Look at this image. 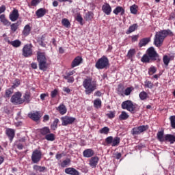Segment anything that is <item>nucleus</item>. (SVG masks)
Wrapping results in <instances>:
<instances>
[{
	"instance_id": "nucleus-1",
	"label": "nucleus",
	"mask_w": 175,
	"mask_h": 175,
	"mask_svg": "<svg viewBox=\"0 0 175 175\" xmlns=\"http://www.w3.org/2000/svg\"><path fill=\"white\" fill-rule=\"evenodd\" d=\"M173 33L170 29H164L157 31L154 36V44L156 47H161L163 44V40L166 36H173Z\"/></svg>"
},
{
	"instance_id": "nucleus-2",
	"label": "nucleus",
	"mask_w": 175,
	"mask_h": 175,
	"mask_svg": "<svg viewBox=\"0 0 175 175\" xmlns=\"http://www.w3.org/2000/svg\"><path fill=\"white\" fill-rule=\"evenodd\" d=\"M141 61L144 63H148L150 62V61H156L157 62H159L161 61V57H159V54L157 53L155 49L151 46L147 49L146 54L143 55Z\"/></svg>"
},
{
	"instance_id": "nucleus-3",
	"label": "nucleus",
	"mask_w": 175,
	"mask_h": 175,
	"mask_svg": "<svg viewBox=\"0 0 175 175\" xmlns=\"http://www.w3.org/2000/svg\"><path fill=\"white\" fill-rule=\"evenodd\" d=\"M109 65V59L106 56H103L101 58L98 59L95 66L96 69H106Z\"/></svg>"
},
{
	"instance_id": "nucleus-4",
	"label": "nucleus",
	"mask_w": 175,
	"mask_h": 175,
	"mask_svg": "<svg viewBox=\"0 0 175 175\" xmlns=\"http://www.w3.org/2000/svg\"><path fill=\"white\" fill-rule=\"evenodd\" d=\"M120 142L121 139L120 137H113V136H109L105 139V143H107L108 146L111 144L112 147H117Z\"/></svg>"
},
{
	"instance_id": "nucleus-5",
	"label": "nucleus",
	"mask_w": 175,
	"mask_h": 175,
	"mask_svg": "<svg viewBox=\"0 0 175 175\" xmlns=\"http://www.w3.org/2000/svg\"><path fill=\"white\" fill-rule=\"evenodd\" d=\"M122 109L124 110H128L130 113H135L136 107L132 101L128 100L122 103Z\"/></svg>"
},
{
	"instance_id": "nucleus-6",
	"label": "nucleus",
	"mask_w": 175,
	"mask_h": 175,
	"mask_svg": "<svg viewBox=\"0 0 175 175\" xmlns=\"http://www.w3.org/2000/svg\"><path fill=\"white\" fill-rule=\"evenodd\" d=\"M42 159V152L38 150H35L31 154V161L33 163H39Z\"/></svg>"
},
{
	"instance_id": "nucleus-7",
	"label": "nucleus",
	"mask_w": 175,
	"mask_h": 175,
	"mask_svg": "<svg viewBox=\"0 0 175 175\" xmlns=\"http://www.w3.org/2000/svg\"><path fill=\"white\" fill-rule=\"evenodd\" d=\"M11 102L14 103V105H21L24 103V100L21 98V93L16 92L14 94L11 98Z\"/></svg>"
},
{
	"instance_id": "nucleus-8",
	"label": "nucleus",
	"mask_w": 175,
	"mask_h": 175,
	"mask_svg": "<svg viewBox=\"0 0 175 175\" xmlns=\"http://www.w3.org/2000/svg\"><path fill=\"white\" fill-rule=\"evenodd\" d=\"M148 129V125H142L137 127H134L132 131V135H140V133H143V132H146Z\"/></svg>"
},
{
	"instance_id": "nucleus-9",
	"label": "nucleus",
	"mask_w": 175,
	"mask_h": 175,
	"mask_svg": "<svg viewBox=\"0 0 175 175\" xmlns=\"http://www.w3.org/2000/svg\"><path fill=\"white\" fill-rule=\"evenodd\" d=\"M62 122V125L66 126V125H70L76 121V118L71 116H64L61 118Z\"/></svg>"
},
{
	"instance_id": "nucleus-10",
	"label": "nucleus",
	"mask_w": 175,
	"mask_h": 175,
	"mask_svg": "<svg viewBox=\"0 0 175 175\" xmlns=\"http://www.w3.org/2000/svg\"><path fill=\"white\" fill-rule=\"evenodd\" d=\"M32 55V45L26 44L23 49V57H31Z\"/></svg>"
},
{
	"instance_id": "nucleus-11",
	"label": "nucleus",
	"mask_w": 175,
	"mask_h": 175,
	"mask_svg": "<svg viewBox=\"0 0 175 175\" xmlns=\"http://www.w3.org/2000/svg\"><path fill=\"white\" fill-rule=\"evenodd\" d=\"M83 87L84 88H96V83L92 81L91 79H85L83 81Z\"/></svg>"
},
{
	"instance_id": "nucleus-12",
	"label": "nucleus",
	"mask_w": 175,
	"mask_h": 175,
	"mask_svg": "<svg viewBox=\"0 0 175 175\" xmlns=\"http://www.w3.org/2000/svg\"><path fill=\"white\" fill-rule=\"evenodd\" d=\"M18 17H20V14H18V10L16 9L13 10L9 16L10 20L12 22L17 21Z\"/></svg>"
},
{
	"instance_id": "nucleus-13",
	"label": "nucleus",
	"mask_w": 175,
	"mask_h": 175,
	"mask_svg": "<svg viewBox=\"0 0 175 175\" xmlns=\"http://www.w3.org/2000/svg\"><path fill=\"white\" fill-rule=\"evenodd\" d=\"M133 90L131 88H126L124 91L122 88L118 89V93L119 95H121L122 96H124V95H126L128 96V95H131V92H132Z\"/></svg>"
},
{
	"instance_id": "nucleus-14",
	"label": "nucleus",
	"mask_w": 175,
	"mask_h": 175,
	"mask_svg": "<svg viewBox=\"0 0 175 175\" xmlns=\"http://www.w3.org/2000/svg\"><path fill=\"white\" fill-rule=\"evenodd\" d=\"M28 117L33 120V121H39L40 120V113L39 111L30 113L28 114Z\"/></svg>"
},
{
	"instance_id": "nucleus-15",
	"label": "nucleus",
	"mask_w": 175,
	"mask_h": 175,
	"mask_svg": "<svg viewBox=\"0 0 175 175\" xmlns=\"http://www.w3.org/2000/svg\"><path fill=\"white\" fill-rule=\"evenodd\" d=\"M83 62V58L80 56H77L74 59V60L72 62L71 66L72 68H76V66H79L80 64Z\"/></svg>"
},
{
	"instance_id": "nucleus-16",
	"label": "nucleus",
	"mask_w": 175,
	"mask_h": 175,
	"mask_svg": "<svg viewBox=\"0 0 175 175\" xmlns=\"http://www.w3.org/2000/svg\"><path fill=\"white\" fill-rule=\"evenodd\" d=\"M37 60L38 64H40V62H46L47 61L44 53L41 52L37 53Z\"/></svg>"
},
{
	"instance_id": "nucleus-17",
	"label": "nucleus",
	"mask_w": 175,
	"mask_h": 175,
	"mask_svg": "<svg viewBox=\"0 0 175 175\" xmlns=\"http://www.w3.org/2000/svg\"><path fill=\"white\" fill-rule=\"evenodd\" d=\"M99 162V157H93L90 159L89 165L92 167H96V165Z\"/></svg>"
},
{
	"instance_id": "nucleus-18",
	"label": "nucleus",
	"mask_w": 175,
	"mask_h": 175,
	"mask_svg": "<svg viewBox=\"0 0 175 175\" xmlns=\"http://www.w3.org/2000/svg\"><path fill=\"white\" fill-rule=\"evenodd\" d=\"M65 173L66 174H70V175H80V173L79 171H77L76 169L73 167H68L65 170Z\"/></svg>"
},
{
	"instance_id": "nucleus-19",
	"label": "nucleus",
	"mask_w": 175,
	"mask_h": 175,
	"mask_svg": "<svg viewBox=\"0 0 175 175\" xmlns=\"http://www.w3.org/2000/svg\"><path fill=\"white\" fill-rule=\"evenodd\" d=\"M102 10L104 13H105V14H107L109 16V14L111 13V7L110 6V5H109V3H105L102 6Z\"/></svg>"
},
{
	"instance_id": "nucleus-20",
	"label": "nucleus",
	"mask_w": 175,
	"mask_h": 175,
	"mask_svg": "<svg viewBox=\"0 0 175 175\" xmlns=\"http://www.w3.org/2000/svg\"><path fill=\"white\" fill-rule=\"evenodd\" d=\"M94 154L92 149H86L83 152V155L84 158H91Z\"/></svg>"
},
{
	"instance_id": "nucleus-21",
	"label": "nucleus",
	"mask_w": 175,
	"mask_h": 175,
	"mask_svg": "<svg viewBox=\"0 0 175 175\" xmlns=\"http://www.w3.org/2000/svg\"><path fill=\"white\" fill-rule=\"evenodd\" d=\"M165 142H170V144H173L175 143V135L172 134H167L165 135Z\"/></svg>"
},
{
	"instance_id": "nucleus-22",
	"label": "nucleus",
	"mask_w": 175,
	"mask_h": 175,
	"mask_svg": "<svg viewBox=\"0 0 175 175\" xmlns=\"http://www.w3.org/2000/svg\"><path fill=\"white\" fill-rule=\"evenodd\" d=\"M46 13H47V10L45 8H40L36 11V14L38 18H40L43 17Z\"/></svg>"
},
{
	"instance_id": "nucleus-23",
	"label": "nucleus",
	"mask_w": 175,
	"mask_h": 175,
	"mask_svg": "<svg viewBox=\"0 0 175 175\" xmlns=\"http://www.w3.org/2000/svg\"><path fill=\"white\" fill-rule=\"evenodd\" d=\"M33 169L36 172H39L40 173H44V172H46V170H47V168H46V167H44V166L42 167V166H40L38 165H33Z\"/></svg>"
},
{
	"instance_id": "nucleus-24",
	"label": "nucleus",
	"mask_w": 175,
	"mask_h": 175,
	"mask_svg": "<svg viewBox=\"0 0 175 175\" xmlns=\"http://www.w3.org/2000/svg\"><path fill=\"white\" fill-rule=\"evenodd\" d=\"M6 135L8 136L10 142H12L14 138V130L12 129H8L6 130Z\"/></svg>"
},
{
	"instance_id": "nucleus-25",
	"label": "nucleus",
	"mask_w": 175,
	"mask_h": 175,
	"mask_svg": "<svg viewBox=\"0 0 175 175\" xmlns=\"http://www.w3.org/2000/svg\"><path fill=\"white\" fill-rule=\"evenodd\" d=\"M0 21L4 25H7V27H9L10 24H12L5 17V14H1L0 16Z\"/></svg>"
},
{
	"instance_id": "nucleus-26",
	"label": "nucleus",
	"mask_w": 175,
	"mask_h": 175,
	"mask_svg": "<svg viewBox=\"0 0 175 175\" xmlns=\"http://www.w3.org/2000/svg\"><path fill=\"white\" fill-rule=\"evenodd\" d=\"M8 44H11L13 47H20L21 46V41L15 40L14 41H8Z\"/></svg>"
},
{
	"instance_id": "nucleus-27",
	"label": "nucleus",
	"mask_w": 175,
	"mask_h": 175,
	"mask_svg": "<svg viewBox=\"0 0 175 175\" xmlns=\"http://www.w3.org/2000/svg\"><path fill=\"white\" fill-rule=\"evenodd\" d=\"M30 33H31V26H29V25H26L23 31V33L24 36H28V35H29Z\"/></svg>"
},
{
	"instance_id": "nucleus-28",
	"label": "nucleus",
	"mask_w": 175,
	"mask_h": 175,
	"mask_svg": "<svg viewBox=\"0 0 175 175\" xmlns=\"http://www.w3.org/2000/svg\"><path fill=\"white\" fill-rule=\"evenodd\" d=\"M150 39L149 38H146L140 40L139 43V47H143V46H146L150 43Z\"/></svg>"
},
{
	"instance_id": "nucleus-29",
	"label": "nucleus",
	"mask_w": 175,
	"mask_h": 175,
	"mask_svg": "<svg viewBox=\"0 0 175 175\" xmlns=\"http://www.w3.org/2000/svg\"><path fill=\"white\" fill-rule=\"evenodd\" d=\"M114 14L116 16L118 15L119 13H121V15L124 14L125 13V10L122 7L118 6L114 10H113Z\"/></svg>"
},
{
	"instance_id": "nucleus-30",
	"label": "nucleus",
	"mask_w": 175,
	"mask_h": 175,
	"mask_svg": "<svg viewBox=\"0 0 175 175\" xmlns=\"http://www.w3.org/2000/svg\"><path fill=\"white\" fill-rule=\"evenodd\" d=\"M57 110H59L60 114H62V116H64V114H66L67 111L66 107L64 104L60 105L58 107Z\"/></svg>"
},
{
	"instance_id": "nucleus-31",
	"label": "nucleus",
	"mask_w": 175,
	"mask_h": 175,
	"mask_svg": "<svg viewBox=\"0 0 175 175\" xmlns=\"http://www.w3.org/2000/svg\"><path fill=\"white\" fill-rule=\"evenodd\" d=\"M94 106L95 109H100V107H102V100H100L99 98L94 100Z\"/></svg>"
},
{
	"instance_id": "nucleus-32",
	"label": "nucleus",
	"mask_w": 175,
	"mask_h": 175,
	"mask_svg": "<svg viewBox=\"0 0 175 175\" xmlns=\"http://www.w3.org/2000/svg\"><path fill=\"white\" fill-rule=\"evenodd\" d=\"M40 132L42 136H46V135H49L50 133V129L49 127H44L42 129H40Z\"/></svg>"
},
{
	"instance_id": "nucleus-33",
	"label": "nucleus",
	"mask_w": 175,
	"mask_h": 175,
	"mask_svg": "<svg viewBox=\"0 0 175 175\" xmlns=\"http://www.w3.org/2000/svg\"><path fill=\"white\" fill-rule=\"evenodd\" d=\"M58 122H59V120L58 118H55L51 125V128L53 131H55V129L58 128Z\"/></svg>"
},
{
	"instance_id": "nucleus-34",
	"label": "nucleus",
	"mask_w": 175,
	"mask_h": 175,
	"mask_svg": "<svg viewBox=\"0 0 175 175\" xmlns=\"http://www.w3.org/2000/svg\"><path fill=\"white\" fill-rule=\"evenodd\" d=\"M70 159H66V160H64L61 164L60 166H62V167H67V166H69L70 165Z\"/></svg>"
},
{
	"instance_id": "nucleus-35",
	"label": "nucleus",
	"mask_w": 175,
	"mask_h": 175,
	"mask_svg": "<svg viewBox=\"0 0 175 175\" xmlns=\"http://www.w3.org/2000/svg\"><path fill=\"white\" fill-rule=\"evenodd\" d=\"M137 28V24H133V25L130 26L126 31L127 35H129V33H132V32H134V31H136Z\"/></svg>"
},
{
	"instance_id": "nucleus-36",
	"label": "nucleus",
	"mask_w": 175,
	"mask_h": 175,
	"mask_svg": "<svg viewBox=\"0 0 175 175\" xmlns=\"http://www.w3.org/2000/svg\"><path fill=\"white\" fill-rule=\"evenodd\" d=\"M38 65L40 70H46L47 69V61L38 63Z\"/></svg>"
},
{
	"instance_id": "nucleus-37",
	"label": "nucleus",
	"mask_w": 175,
	"mask_h": 175,
	"mask_svg": "<svg viewBox=\"0 0 175 175\" xmlns=\"http://www.w3.org/2000/svg\"><path fill=\"white\" fill-rule=\"evenodd\" d=\"M45 139L49 142H54L55 140V135L53 133H49L45 136Z\"/></svg>"
},
{
	"instance_id": "nucleus-38",
	"label": "nucleus",
	"mask_w": 175,
	"mask_h": 175,
	"mask_svg": "<svg viewBox=\"0 0 175 175\" xmlns=\"http://www.w3.org/2000/svg\"><path fill=\"white\" fill-rule=\"evenodd\" d=\"M23 98H24L23 102H27V103H29V102L31 101V94L27 92L24 94Z\"/></svg>"
},
{
	"instance_id": "nucleus-39",
	"label": "nucleus",
	"mask_w": 175,
	"mask_h": 175,
	"mask_svg": "<svg viewBox=\"0 0 175 175\" xmlns=\"http://www.w3.org/2000/svg\"><path fill=\"white\" fill-rule=\"evenodd\" d=\"M100 133L103 135H108L109 132H110V129L107 126H105L99 130Z\"/></svg>"
},
{
	"instance_id": "nucleus-40",
	"label": "nucleus",
	"mask_w": 175,
	"mask_h": 175,
	"mask_svg": "<svg viewBox=\"0 0 175 175\" xmlns=\"http://www.w3.org/2000/svg\"><path fill=\"white\" fill-rule=\"evenodd\" d=\"M157 139L159 142H165V137H163V131H159L157 133Z\"/></svg>"
},
{
	"instance_id": "nucleus-41",
	"label": "nucleus",
	"mask_w": 175,
	"mask_h": 175,
	"mask_svg": "<svg viewBox=\"0 0 175 175\" xmlns=\"http://www.w3.org/2000/svg\"><path fill=\"white\" fill-rule=\"evenodd\" d=\"M139 96L141 100H146L148 98V94L146 92H142L139 93Z\"/></svg>"
},
{
	"instance_id": "nucleus-42",
	"label": "nucleus",
	"mask_w": 175,
	"mask_h": 175,
	"mask_svg": "<svg viewBox=\"0 0 175 175\" xmlns=\"http://www.w3.org/2000/svg\"><path fill=\"white\" fill-rule=\"evenodd\" d=\"M119 118L120 120H128V118H129V115L123 111L120 115Z\"/></svg>"
},
{
	"instance_id": "nucleus-43",
	"label": "nucleus",
	"mask_w": 175,
	"mask_h": 175,
	"mask_svg": "<svg viewBox=\"0 0 175 175\" xmlns=\"http://www.w3.org/2000/svg\"><path fill=\"white\" fill-rule=\"evenodd\" d=\"M94 17V14L92 12H88L85 15V19L86 21H90Z\"/></svg>"
},
{
	"instance_id": "nucleus-44",
	"label": "nucleus",
	"mask_w": 175,
	"mask_h": 175,
	"mask_svg": "<svg viewBox=\"0 0 175 175\" xmlns=\"http://www.w3.org/2000/svg\"><path fill=\"white\" fill-rule=\"evenodd\" d=\"M62 23L64 27H66V28H69V27H70V22H69V20L66 18L62 19Z\"/></svg>"
},
{
	"instance_id": "nucleus-45",
	"label": "nucleus",
	"mask_w": 175,
	"mask_h": 175,
	"mask_svg": "<svg viewBox=\"0 0 175 175\" xmlns=\"http://www.w3.org/2000/svg\"><path fill=\"white\" fill-rule=\"evenodd\" d=\"M130 10L133 14H137V5H131L130 7Z\"/></svg>"
},
{
	"instance_id": "nucleus-46",
	"label": "nucleus",
	"mask_w": 175,
	"mask_h": 175,
	"mask_svg": "<svg viewBox=\"0 0 175 175\" xmlns=\"http://www.w3.org/2000/svg\"><path fill=\"white\" fill-rule=\"evenodd\" d=\"M154 73H157V68L154 66H152L149 69H148V74L150 75H152Z\"/></svg>"
},
{
	"instance_id": "nucleus-47",
	"label": "nucleus",
	"mask_w": 175,
	"mask_h": 175,
	"mask_svg": "<svg viewBox=\"0 0 175 175\" xmlns=\"http://www.w3.org/2000/svg\"><path fill=\"white\" fill-rule=\"evenodd\" d=\"M11 27V31H12V32H16V31H17V29L18 28V23H12V25H10Z\"/></svg>"
},
{
	"instance_id": "nucleus-48",
	"label": "nucleus",
	"mask_w": 175,
	"mask_h": 175,
	"mask_svg": "<svg viewBox=\"0 0 175 175\" xmlns=\"http://www.w3.org/2000/svg\"><path fill=\"white\" fill-rule=\"evenodd\" d=\"M163 61L164 64H165L166 66H167V65H169V62H170V57H169L167 55H165L163 57Z\"/></svg>"
},
{
	"instance_id": "nucleus-49",
	"label": "nucleus",
	"mask_w": 175,
	"mask_h": 175,
	"mask_svg": "<svg viewBox=\"0 0 175 175\" xmlns=\"http://www.w3.org/2000/svg\"><path fill=\"white\" fill-rule=\"evenodd\" d=\"M64 79L67 80L68 83H73V81H75V78H73V77H68L66 75H64Z\"/></svg>"
},
{
	"instance_id": "nucleus-50",
	"label": "nucleus",
	"mask_w": 175,
	"mask_h": 175,
	"mask_svg": "<svg viewBox=\"0 0 175 175\" xmlns=\"http://www.w3.org/2000/svg\"><path fill=\"white\" fill-rule=\"evenodd\" d=\"M12 94H13V89L12 88L8 89L5 91V96H6V98L10 97Z\"/></svg>"
},
{
	"instance_id": "nucleus-51",
	"label": "nucleus",
	"mask_w": 175,
	"mask_h": 175,
	"mask_svg": "<svg viewBox=\"0 0 175 175\" xmlns=\"http://www.w3.org/2000/svg\"><path fill=\"white\" fill-rule=\"evenodd\" d=\"M77 21L80 23L81 25H83V17L80 14H78L76 17Z\"/></svg>"
},
{
	"instance_id": "nucleus-52",
	"label": "nucleus",
	"mask_w": 175,
	"mask_h": 175,
	"mask_svg": "<svg viewBox=\"0 0 175 175\" xmlns=\"http://www.w3.org/2000/svg\"><path fill=\"white\" fill-rule=\"evenodd\" d=\"M170 121L171 122V126L172 128H173L174 129H175V119L174 117L170 116Z\"/></svg>"
},
{
	"instance_id": "nucleus-53",
	"label": "nucleus",
	"mask_w": 175,
	"mask_h": 175,
	"mask_svg": "<svg viewBox=\"0 0 175 175\" xmlns=\"http://www.w3.org/2000/svg\"><path fill=\"white\" fill-rule=\"evenodd\" d=\"M20 85V79H16L13 83L12 88H17Z\"/></svg>"
},
{
	"instance_id": "nucleus-54",
	"label": "nucleus",
	"mask_w": 175,
	"mask_h": 175,
	"mask_svg": "<svg viewBox=\"0 0 175 175\" xmlns=\"http://www.w3.org/2000/svg\"><path fill=\"white\" fill-rule=\"evenodd\" d=\"M107 116L109 118H114V117H116V111H111L107 114Z\"/></svg>"
},
{
	"instance_id": "nucleus-55",
	"label": "nucleus",
	"mask_w": 175,
	"mask_h": 175,
	"mask_svg": "<svg viewBox=\"0 0 175 175\" xmlns=\"http://www.w3.org/2000/svg\"><path fill=\"white\" fill-rule=\"evenodd\" d=\"M133 55H135V49L129 50L127 54V57L131 58V57H133Z\"/></svg>"
},
{
	"instance_id": "nucleus-56",
	"label": "nucleus",
	"mask_w": 175,
	"mask_h": 175,
	"mask_svg": "<svg viewBox=\"0 0 175 175\" xmlns=\"http://www.w3.org/2000/svg\"><path fill=\"white\" fill-rule=\"evenodd\" d=\"M145 87H146V88H152V83L150 81H146L145 82Z\"/></svg>"
},
{
	"instance_id": "nucleus-57",
	"label": "nucleus",
	"mask_w": 175,
	"mask_h": 175,
	"mask_svg": "<svg viewBox=\"0 0 175 175\" xmlns=\"http://www.w3.org/2000/svg\"><path fill=\"white\" fill-rule=\"evenodd\" d=\"M58 94V91L57 89H55L53 91L51 92V98H55Z\"/></svg>"
},
{
	"instance_id": "nucleus-58",
	"label": "nucleus",
	"mask_w": 175,
	"mask_h": 175,
	"mask_svg": "<svg viewBox=\"0 0 175 175\" xmlns=\"http://www.w3.org/2000/svg\"><path fill=\"white\" fill-rule=\"evenodd\" d=\"M93 91H94V89L92 88H86L85 92L87 95H90V94H91V92H92Z\"/></svg>"
},
{
	"instance_id": "nucleus-59",
	"label": "nucleus",
	"mask_w": 175,
	"mask_h": 175,
	"mask_svg": "<svg viewBox=\"0 0 175 175\" xmlns=\"http://www.w3.org/2000/svg\"><path fill=\"white\" fill-rule=\"evenodd\" d=\"M39 0H32L31 1V6H36L39 3Z\"/></svg>"
},
{
	"instance_id": "nucleus-60",
	"label": "nucleus",
	"mask_w": 175,
	"mask_h": 175,
	"mask_svg": "<svg viewBox=\"0 0 175 175\" xmlns=\"http://www.w3.org/2000/svg\"><path fill=\"white\" fill-rule=\"evenodd\" d=\"M50 120V116H49V115H45L43 117V121L44 122H46L47 121H49Z\"/></svg>"
},
{
	"instance_id": "nucleus-61",
	"label": "nucleus",
	"mask_w": 175,
	"mask_h": 175,
	"mask_svg": "<svg viewBox=\"0 0 175 175\" xmlns=\"http://www.w3.org/2000/svg\"><path fill=\"white\" fill-rule=\"evenodd\" d=\"M6 10V7L5 5H1L0 7V14H1V13H3V12H5Z\"/></svg>"
},
{
	"instance_id": "nucleus-62",
	"label": "nucleus",
	"mask_w": 175,
	"mask_h": 175,
	"mask_svg": "<svg viewBox=\"0 0 175 175\" xmlns=\"http://www.w3.org/2000/svg\"><path fill=\"white\" fill-rule=\"evenodd\" d=\"M72 75H75V70H72L71 72H67L66 74V76H68L69 77H72L71 76H72Z\"/></svg>"
},
{
	"instance_id": "nucleus-63",
	"label": "nucleus",
	"mask_w": 175,
	"mask_h": 175,
	"mask_svg": "<svg viewBox=\"0 0 175 175\" xmlns=\"http://www.w3.org/2000/svg\"><path fill=\"white\" fill-rule=\"evenodd\" d=\"M121 157H122L121 153H116V154H115V158H116V159H120L121 158Z\"/></svg>"
},
{
	"instance_id": "nucleus-64",
	"label": "nucleus",
	"mask_w": 175,
	"mask_h": 175,
	"mask_svg": "<svg viewBox=\"0 0 175 175\" xmlns=\"http://www.w3.org/2000/svg\"><path fill=\"white\" fill-rule=\"evenodd\" d=\"M55 158H56V159L59 160V159H61V158H62V154H57L56 156H55Z\"/></svg>"
}]
</instances>
